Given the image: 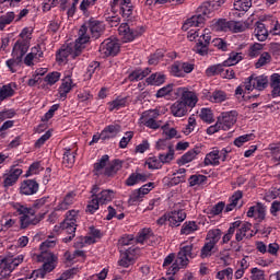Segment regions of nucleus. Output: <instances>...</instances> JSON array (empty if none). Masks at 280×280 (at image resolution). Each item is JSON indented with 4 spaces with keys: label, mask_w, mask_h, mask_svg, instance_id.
Segmentation results:
<instances>
[{
    "label": "nucleus",
    "mask_w": 280,
    "mask_h": 280,
    "mask_svg": "<svg viewBox=\"0 0 280 280\" xmlns=\"http://www.w3.org/2000/svg\"><path fill=\"white\" fill-rule=\"evenodd\" d=\"M104 33V23L97 20H90L85 22L84 25L79 30V37L74 44V52L72 55L73 58L80 56L82 50L84 49L86 43L92 38H100Z\"/></svg>",
    "instance_id": "nucleus-1"
},
{
    "label": "nucleus",
    "mask_w": 280,
    "mask_h": 280,
    "mask_svg": "<svg viewBox=\"0 0 280 280\" xmlns=\"http://www.w3.org/2000/svg\"><path fill=\"white\" fill-rule=\"evenodd\" d=\"M9 207L20 215V228L27 229L28 226H36L42 220L45 219V212L37 213L34 208H28L26 205L21 202H10Z\"/></svg>",
    "instance_id": "nucleus-2"
},
{
    "label": "nucleus",
    "mask_w": 280,
    "mask_h": 280,
    "mask_svg": "<svg viewBox=\"0 0 280 280\" xmlns=\"http://www.w3.org/2000/svg\"><path fill=\"white\" fill-rule=\"evenodd\" d=\"M197 256L198 249L194 246V244H187V242L182 243L177 257L175 258L173 265L167 269L166 273L176 275L178 270L189 266V259H195Z\"/></svg>",
    "instance_id": "nucleus-3"
},
{
    "label": "nucleus",
    "mask_w": 280,
    "mask_h": 280,
    "mask_svg": "<svg viewBox=\"0 0 280 280\" xmlns=\"http://www.w3.org/2000/svg\"><path fill=\"white\" fill-rule=\"evenodd\" d=\"M215 8V3L205 2L197 9V13L191 18L187 19L182 26L184 32H187L189 27H200V25L205 24V21L209 19V16H213V10Z\"/></svg>",
    "instance_id": "nucleus-4"
},
{
    "label": "nucleus",
    "mask_w": 280,
    "mask_h": 280,
    "mask_svg": "<svg viewBox=\"0 0 280 280\" xmlns=\"http://www.w3.org/2000/svg\"><path fill=\"white\" fill-rule=\"evenodd\" d=\"M187 38L190 42H194L198 38L194 47V51L199 54V56H207L209 54V43H211V30L205 28L203 31L200 30H190L187 34Z\"/></svg>",
    "instance_id": "nucleus-5"
},
{
    "label": "nucleus",
    "mask_w": 280,
    "mask_h": 280,
    "mask_svg": "<svg viewBox=\"0 0 280 280\" xmlns=\"http://www.w3.org/2000/svg\"><path fill=\"white\" fill-rule=\"evenodd\" d=\"M34 259L44 264L42 269H37L32 272V279L36 280L45 279V275H47V272L55 270L58 258L54 256L51 252H42L40 254L36 255Z\"/></svg>",
    "instance_id": "nucleus-6"
},
{
    "label": "nucleus",
    "mask_w": 280,
    "mask_h": 280,
    "mask_svg": "<svg viewBox=\"0 0 280 280\" xmlns=\"http://www.w3.org/2000/svg\"><path fill=\"white\" fill-rule=\"evenodd\" d=\"M23 176V168L21 166L13 164L8 170L4 171L0 180L2 183V187L4 189H10V187H14L19 179Z\"/></svg>",
    "instance_id": "nucleus-7"
},
{
    "label": "nucleus",
    "mask_w": 280,
    "mask_h": 280,
    "mask_svg": "<svg viewBox=\"0 0 280 280\" xmlns=\"http://www.w3.org/2000/svg\"><path fill=\"white\" fill-rule=\"evenodd\" d=\"M268 75L266 74H252L244 81L245 91L250 93L252 91H265L268 89Z\"/></svg>",
    "instance_id": "nucleus-8"
},
{
    "label": "nucleus",
    "mask_w": 280,
    "mask_h": 280,
    "mask_svg": "<svg viewBox=\"0 0 280 280\" xmlns=\"http://www.w3.org/2000/svg\"><path fill=\"white\" fill-rule=\"evenodd\" d=\"M25 256L19 255L16 257L8 256V257H0V276L1 277H10L12 270L16 268L20 264H23Z\"/></svg>",
    "instance_id": "nucleus-9"
},
{
    "label": "nucleus",
    "mask_w": 280,
    "mask_h": 280,
    "mask_svg": "<svg viewBox=\"0 0 280 280\" xmlns=\"http://www.w3.org/2000/svg\"><path fill=\"white\" fill-rule=\"evenodd\" d=\"M78 215V210H70L67 212L65 221L60 223L59 229H61L62 233H68V235H71L69 240H71V237H75Z\"/></svg>",
    "instance_id": "nucleus-10"
},
{
    "label": "nucleus",
    "mask_w": 280,
    "mask_h": 280,
    "mask_svg": "<svg viewBox=\"0 0 280 280\" xmlns=\"http://www.w3.org/2000/svg\"><path fill=\"white\" fill-rule=\"evenodd\" d=\"M110 8L112 12H119L125 21L132 19L133 7L130 0H113Z\"/></svg>",
    "instance_id": "nucleus-11"
},
{
    "label": "nucleus",
    "mask_w": 280,
    "mask_h": 280,
    "mask_svg": "<svg viewBox=\"0 0 280 280\" xmlns=\"http://www.w3.org/2000/svg\"><path fill=\"white\" fill-rule=\"evenodd\" d=\"M120 49L121 45L119 44V39L109 37L100 45L98 51L103 58H108V56H117Z\"/></svg>",
    "instance_id": "nucleus-12"
},
{
    "label": "nucleus",
    "mask_w": 280,
    "mask_h": 280,
    "mask_svg": "<svg viewBox=\"0 0 280 280\" xmlns=\"http://www.w3.org/2000/svg\"><path fill=\"white\" fill-rule=\"evenodd\" d=\"M228 156H229V150L213 149L206 155L203 163L205 165H212L213 167H217V165H220V163H224Z\"/></svg>",
    "instance_id": "nucleus-13"
},
{
    "label": "nucleus",
    "mask_w": 280,
    "mask_h": 280,
    "mask_svg": "<svg viewBox=\"0 0 280 280\" xmlns=\"http://www.w3.org/2000/svg\"><path fill=\"white\" fill-rule=\"evenodd\" d=\"M143 32H145L143 27H140L139 31L130 30L128 23H122L118 27V36L120 37L122 43H132V40L137 38V36H141Z\"/></svg>",
    "instance_id": "nucleus-14"
},
{
    "label": "nucleus",
    "mask_w": 280,
    "mask_h": 280,
    "mask_svg": "<svg viewBox=\"0 0 280 280\" xmlns=\"http://www.w3.org/2000/svg\"><path fill=\"white\" fill-rule=\"evenodd\" d=\"M158 117L159 112L147 110L140 117V124H142V126H145L147 128H151V130H159V128H161V124L156 122Z\"/></svg>",
    "instance_id": "nucleus-15"
},
{
    "label": "nucleus",
    "mask_w": 280,
    "mask_h": 280,
    "mask_svg": "<svg viewBox=\"0 0 280 280\" xmlns=\"http://www.w3.org/2000/svg\"><path fill=\"white\" fill-rule=\"evenodd\" d=\"M222 130H231L237 122V112H224L218 117Z\"/></svg>",
    "instance_id": "nucleus-16"
},
{
    "label": "nucleus",
    "mask_w": 280,
    "mask_h": 280,
    "mask_svg": "<svg viewBox=\"0 0 280 280\" xmlns=\"http://www.w3.org/2000/svg\"><path fill=\"white\" fill-rule=\"evenodd\" d=\"M178 93H180V101L188 108H196L198 104V94L194 91H189L187 88H179Z\"/></svg>",
    "instance_id": "nucleus-17"
},
{
    "label": "nucleus",
    "mask_w": 280,
    "mask_h": 280,
    "mask_svg": "<svg viewBox=\"0 0 280 280\" xmlns=\"http://www.w3.org/2000/svg\"><path fill=\"white\" fill-rule=\"evenodd\" d=\"M73 86H75V83H73V79H71L70 73H66L65 78L61 80V84L58 88V95L59 100L65 101L67 100V95L73 91Z\"/></svg>",
    "instance_id": "nucleus-18"
},
{
    "label": "nucleus",
    "mask_w": 280,
    "mask_h": 280,
    "mask_svg": "<svg viewBox=\"0 0 280 280\" xmlns=\"http://www.w3.org/2000/svg\"><path fill=\"white\" fill-rule=\"evenodd\" d=\"M91 194H93L101 205H108L115 198V191L110 189L101 190L100 186L94 185L92 187Z\"/></svg>",
    "instance_id": "nucleus-19"
},
{
    "label": "nucleus",
    "mask_w": 280,
    "mask_h": 280,
    "mask_svg": "<svg viewBox=\"0 0 280 280\" xmlns=\"http://www.w3.org/2000/svg\"><path fill=\"white\" fill-rule=\"evenodd\" d=\"M138 253L139 249L135 247H129L128 249L120 254L118 266H121L122 268H129V266H132V264H135V259H137Z\"/></svg>",
    "instance_id": "nucleus-20"
},
{
    "label": "nucleus",
    "mask_w": 280,
    "mask_h": 280,
    "mask_svg": "<svg viewBox=\"0 0 280 280\" xmlns=\"http://www.w3.org/2000/svg\"><path fill=\"white\" fill-rule=\"evenodd\" d=\"M247 218H253L257 222H264L266 220V206L261 202L250 206L247 211Z\"/></svg>",
    "instance_id": "nucleus-21"
},
{
    "label": "nucleus",
    "mask_w": 280,
    "mask_h": 280,
    "mask_svg": "<svg viewBox=\"0 0 280 280\" xmlns=\"http://www.w3.org/2000/svg\"><path fill=\"white\" fill-rule=\"evenodd\" d=\"M39 185L34 179H25L20 185V194L22 196H34L38 192Z\"/></svg>",
    "instance_id": "nucleus-22"
},
{
    "label": "nucleus",
    "mask_w": 280,
    "mask_h": 280,
    "mask_svg": "<svg viewBox=\"0 0 280 280\" xmlns=\"http://www.w3.org/2000/svg\"><path fill=\"white\" fill-rule=\"evenodd\" d=\"M170 226H180L187 220V213L184 210H173L167 212Z\"/></svg>",
    "instance_id": "nucleus-23"
},
{
    "label": "nucleus",
    "mask_w": 280,
    "mask_h": 280,
    "mask_svg": "<svg viewBox=\"0 0 280 280\" xmlns=\"http://www.w3.org/2000/svg\"><path fill=\"white\" fill-rule=\"evenodd\" d=\"M42 56L43 50H40V46H34L31 49V52H28L24 58V65H26V67H33L36 62H40Z\"/></svg>",
    "instance_id": "nucleus-24"
},
{
    "label": "nucleus",
    "mask_w": 280,
    "mask_h": 280,
    "mask_svg": "<svg viewBox=\"0 0 280 280\" xmlns=\"http://www.w3.org/2000/svg\"><path fill=\"white\" fill-rule=\"evenodd\" d=\"M30 49V42L18 39L13 46L12 56L19 60H23V56Z\"/></svg>",
    "instance_id": "nucleus-25"
},
{
    "label": "nucleus",
    "mask_w": 280,
    "mask_h": 280,
    "mask_svg": "<svg viewBox=\"0 0 280 280\" xmlns=\"http://www.w3.org/2000/svg\"><path fill=\"white\" fill-rule=\"evenodd\" d=\"M121 132V126L120 125H108L102 130V140L106 141L108 139H115L117 135Z\"/></svg>",
    "instance_id": "nucleus-26"
},
{
    "label": "nucleus",
    "mask_w": 280,
    "mask_h": 280,
    "mask_svg": "<svg viewBox=\"0 0 280 280\" xmlns=\"http://www.w3.org/2000/svg\"><path fill=\"white\" fill-rule=\"evenodd\" d=\"M250 229H253V224L245 222L242 223L237 228L236 234H235V240L236 242H242L245 237H253V233H250Z\"/></svg>",
    "instance_id": "nucleus-27"
},
{
    "label": "nucleus",
    "mask_w": 280,
    "mask_h": 280,
    "mask_svg": "<svg viewBox=\"0 0 280 280\" xmlns=\"http://www.w3.org/2000/svg\"><path fill=\"white\" fill-rule=\"evenodd\" d=\"M187 113H189V108L180 100L171 105V115L173 117H185Z\"/></svg>",
    "instance_id": "nucleus-28"
},
{
    "label": "nucleus",
    "mask_w": 280,
    "mask_h": 280,
    "mask_svg": "<svg viewBox=\"0 0 280 280\" xmlns=\"http://www.w3.org/2000/svg\"><path fill=\"white\" fill-rule=\"evenodd\" d=\"M152 240H154V233L150 228L140 230L136 237L137 244H150Z\"/></svg>",
    "instance_id": "nucleus-29"
},
{
    "label": "nucleus",
    "mask_w": 280,
    "mask_h": 280,
    "mask_svg": "<svg viewBox=\"0 0 280 280\" xmlns=\"http://www.w3.org/2000/svg\"><path fill=\"white\" fill-rule=\"evenodd\" d=\"M269 34L270 33L268 32V28H266V24H264L261 22H257L255 24L254 36L260 43H264V40H268Z\"/></svg>",
    "instance_id": "nucleus-30"
},
{
    "label": "nucleus",
    "mask_w": 280,
    "mask_h": 280,
    "mask_svg": "<svg viewBox=\"0 0 280 280\" xmlns=\"http://www.w3.org/2000/svg\"><path fill=\"white\" fill-rule=\"evenodd\" d=\"M148 178V174L135 172L126 179V185L127 187H135V185H139V183H145Z\"/></svg>",
    "instance_id": "nucleus-31"
},
{
    "label": "nucleus",
    "mask_w": 280,
    "mask_h": 280,
    "mask_svg": "<svg viewBox=\"0 0 280 280\" xmlns=\"http://www.w3.org/2000/svg\"><path fill=\"white\" fill-rule=\"evenodd\" d=\"M226 100H229V94L222 90H215L208 95V102H211V104H222Z\"/></svg>",
    "instance_id": "nucleus-32"
},
{
    "label": "nucleus",
    "mask_w": 280,
    "mask_h": 280,
    "mask_svg": "<svg viewBox=\"0 0 280 280\" xmlns=\"http://www.w3.org/2000/svg\"><path fill=\"white\" fill-rule=\"evenodd\" d=\"M217 250H218V246L206 241L203 246L200 249V258L209 259V257H212L213 255H215Z\"/></svg>",
    "instance_id": "nucleus-33"
},
{
    "label": "nucleus",
    "mask_w": 280,
    "mask_h": 280,
    "mask_svg": "<svg viewBox=\"0 0 280 280\" xmlns=\"http://www.w3.org/2000/svg\"><path fill=\"white\" fill-rule=\"evenodd\" d=\"M15 92H16V83L11 82L9 84L2 85L0 88V100H2L3 102L9 97H13Z\"/></svg>",
    "instance_id": "nucleus-34"
},
{
    "label": "nucleus",
    "mask_w": 280,
    "mask_h": 280,
    "mask_svg": "<svg viewBox=\"0 0 280 280\" xmlns=\"http://www.w3.org/2000/svg\"><path fill=\"white\" fill-rule=\"evenodd\" d=\"M75 202V192H69L66 195L57 206V211H67Z\"/></svg>",
    "instance_id": "nucleus-35"
},
{
    "label": "nucleus",
    "mask_w": 280,
    "mask_h": 280,
    "mask_svg": "<svg viewBox=\"0 0 280 280\" xmlns=\"http://www.w3.org/2000/svg\"><path fill=\"white\" fill-rule=\"evenodd\" d=\"M152 70H150V68L135 70L129 74V80L130 82H139L143 80V78H148Z\"/></svg>",
    "instance_id": "nucleus-36"
},
{
    "label": "nucleus",
    "mask_w": 280,
    "mask_h": 280,
    "mask_svg": "<svg viewBox=\"0 0 280 280\" xmlns=\"http://www.w3.org/2000/svg\"><path fill=\"white\" fill-rule=\"evenodd\" d=\"M270 86L272 97H280V74L273 73L270 77Z\"/></svg>",
    "instance_id": "nucleus-37"
},
{
    "label": "nucleus",
    "mask_w": 280,
    "mask_h": 280,
    "mask_svg": "<svg viewBox=\"0 0 280 280\" xmlns=\"http://www.w3.org/2000/svg\"><path fill=\"white\" fill-rule=\"evenodd\" d=\"M266 21L268 23L269 34H271V36H280L279 20L275 16H268Z\"/></svg>",
    "instance_id": "nucleus-38"
},
{
    "label": "nucleus",
    "mask_w": 280,
    "mask_h": 280,
    "mask_svg": "<svg viewBox=\"0 0 280 280\" xmlns=\"http://www.w3.org/2000/svg\"><path fill=\"white\" fill-rule=\"evenodd\" d=\"M148 85L151 86H161V84L165 83V74L158 72L151 74L149 78L145 80Z\"/></svg>",
    "instance_id": "nucleus-39"
},
{
    "label": "nucleus",
    "mask_w": 280,
    "mask_h": 280,
    "mask_svg": "<svg viewBox=\"0 0 280 280\" xmlns=\"http://www.w3.org/2000/svg\"><path fill=\"white\" fill-rule=\"evenodd\" d=\"M199 226L196 221H186L180 229V235H191V233H196Z\"/></svg>",
    "instance_id": "nucleus-40"
},
{
    "label": "nucleus",
    "mask_w": 280,
    "mask_h": 280,
    "mask_svg": "<svg viewBox=\"0 0 280 280\" xmlns=\"http://www.w3.org/2000/svg\"><path fill=\"white\" fill-rule=\"evenodd\" d=\"M221 238H222V231L214 229V230H210L207 233L206 242H208L209 244H213L214 246H218V242H220Z\"/></svg>",
    "instance_id": "nucleus-41"
},
{
    "label": "nucleus",
    "mask_w": 280,
    "mask_h": 280,
    "mask_svg": "<svg viewBox=\"0 0 280 280\" xmlns=\"http://www.w3.org/2000/svg\"><path fill=\"white\" fill-rule=\"evenodd\" d=\"M14 19H16V14L12 11H9L0 16V31L3 32L7 25H10Z\"/></svg>",
    "instance_id": "nucleus-42"
},
{
    "label": "nucleus",
    "mask_w": 280,
    "mask_h": 280,
    "mask_svg": "<svg viewBox=\"0 0 280 280\" xmlns=\"http://www.w3.org/2000/svg\"><path fill=\"white\" fill-rule=\"evenodd\" d=\"M128 100L126 97H117L116 100L108 103V110H120V108H126Z\"/></svg>",
    "instance_id": "nucleus-43"
},
{
    "label": "nucleus",
    "mask_w": 280,
    "mask_h": 280,
    "mask_svg": "<svg viewBox=\"0 0 280 280\" xmlns=\"http://www.w3.org/2000/svg\"><path fill=\"white\" fill-rule=\"evenodd\" d=\"M214 32H231V21L219 20L212 24Z\"/></svg>",
    "instance_id": "nucleus-44"
},
{
    "label": "nucleus",
    "mask_w": 280,
    "mask_h": 280,
    "mask_svg": "<svg viewBox=\"0 0 280 280\" xmlns=\"http://www.w3.org/2000/svg\"><path fill=\"white\" fill-rule=\"evenodd\" d=\"M62 163L66 167H73V164L75 163V151L66 149V151L63 153Z\"/></svg>",
    "instance_id": "nucleus-45"
},
{
    "label": "nucleus",
    "mask_w": 280,
    "mask_h": 280,
    "mask_svg": "<svg viewBox=\"0 0 280 280\" xmlns=\"http://www.w3.org/2000/svg\"><path fill=\"white\" fill-rule=\"evenodd\" d=\"M108 155H103L95 164L94 170L96 174H104L106 167H108Z\"/></svg>",
    "instance_id": "nucleus-46"
},
{
    "label": "nucleus",
    "mask_w": 280,
    "mask_h": 280,
    "mask_svg": "<svg viewBox=\"0 0 280 280\" xmlns=\"http://www.w3.org/2000/svg\"><path fill=\"white\" fill-rule=\"evenodd\" d=\"M199 153L200 151L196 149L189 150L180 158L179 160L180 165H187V163H191V161H194Z\"/></svg>",
    "instance_id": "nucleus-47"
},
{
    "label": "nucleus",
    "mask_w": 280,
    "mask_h": 280,
    "mask_svg": "<svg viewBox=\"0 0 280 280\" xmlns=\"http://www.w3.org/2000/svg\"><path fill=\"white\" fill-rule=\"evenodd\" d=\"M250 5H253L252 0H234V10L238 12H248Z\"/></svg>",
    "instance_id": "nucleus-48"
},
{
    "label": "nucleus",
    "mask_w": 280,
    "mask_h": 280,
    "mask_svg": "<svg viewBox=\"0 0 280 280\" xmlns=\"http://www.w3.org/2000/svg\"><path fill=\"white\" fill-rule=\"evenodd\" d=\"M272 61V56L270 52L265 51L260 55L257 62L255 63L256 69H261V67H266V65H270Z\"/></svg>",
    "instance_id": "nucleus-49"
},
{
    "label": "nucleus",
    "mask_w": 280,
    "mask_h": 280,
    "mask_svg": "<svg viewBox=\"0 0 280 280\" xmlns=\"http://www.w3.org/2000/svg\"><path fill=\"white\" fill-rule=\"evenodd\" d=\"M248 30V24L246 22L240 21H230V32L240 33V32H246Z\"/></svg>",
    "instance_id": "nucleus-50"
},
{
    "label": "nucleus",
    "mask_w": 280,
    "mask_h": 280,
    "mask_svg": "<svg viewBox=\"0 0 280 280\" xmlns=\"http://www.w3.org/2000/svg\"><path fill=\"white\" fill-rule=\"evenodd\" d=\"M120 170L121 162L119 160H116L105 168L104 175L114 176V174H117V172H119Z\"/></svg>",
    "instance_id": "nucleus-51"
},
{
    "label": "nucleus",
    "mask_w": 280,
    "mask_h": 280,
    "mask_svg": "<svg viewBox=\"0 0 280 280\" xmlns=\"http://www.w3.org/2000/svg\"><path fill=\"white\" fill-rule=\"evenodd\" d=\"M242 60V52H231L229 58L223 61L224 67H233L241 62Z\"/></svg>",
    "instance_id": "nucleus-52"
},
{
    "label": "nucleus",
    "mask_w": 280,
    "mask_h": 280,
    "mask_svg": "<svg viewBox=\"0 0 280 280\" xmlns=\"http://www.w3.org/2000/svg\"><path fill=\"white\" fill-rule=\"evenodd\" d=\"M61 75L62 74L58 71L50 72V73L46 74L44 82H46V84H48V86H54V84H56V82L60 81Z\"/></svg>",
    "instance_id": "nucleus-53"
},
{
    "label": "nucleus",
    "mask_w": 280,
    "mask_h": 280,
    "mask_svg": "<svg viewBox=\"0 0 280 280\" xmlns=\"http://www.w3.org/2000/svg\"><path fill=\"white\" fill-rule=\"evenodd\" d=\"M45 207H49V197H42L35 200L33 206L28 209H33L36 213V211L45 209Z\"/></svg>",
    "instance_id": "nucleus-54"
},
{
    "label": "nucleus",
    "mask_w": 280,
    "mask_h": 280,
    "mask_svg": "<svg viewBox=\"0 0 280 280\" xmlns=\"http://www.w3.org/2000/svg\"><path fill=\"white\" fill-rule=\"evenodd\" d=\"M215 279L219 280H233V268L228 267L215 273Z\"/></svg>",
    "instance_id": "nucleus-55"
},
{
    "label": "nucleus",
    "mask_w": 280,
    "mask_h": 280,
    "mask_svg": "<svg viewBox=\"0 0 280 280\" xmlns=\"http://www.w3.org/2000/svg\"><path fill=\"white\" fill-rule=\"evenodd\" d=\"M197 126H198V122H196V116L194 115L189 116L187 125L183 128L184 135H191V132L196 130Z\"/></svg>",
    "instance_id": "nucleus-56"
},
{
    "label": "nucleus",
    "mask_w": 280,
    "mask_h": 280,
    "mask_svg": "<svg viewBox=\"0 0 280 280\" xmlns=\"http://www.w3.org/2000/svg\"><path fill=\"white\" fill-rule=\"evenodd\" d=\"M206 182H207V176H205V175H191L188 178V183H189L190 187L200 186V185H202Z\"/></svg>",
    "instance_id": "nucleus-57"
},
{
    "label": "nucleus",
    "mask_w": 280,
    "mask_h": 280,
    "mask_svg": "<svg viewBox=\"0 0 280 280\" xmlns=\"http://www.w3.org/2000/svg\"><path fill=\"white\" fill-rule=\"evenodd\" d=\"M100 205L102 203L98 201L97 197L94 194H92V199L90 200L86 207L88 213H95L100 209Z\"/></svg>",
    "instance_id": "nucleus-58"
},
{
    "label": "nucleus",
    "mask_w": 280,
    "mask_h": 280,
    "mask_svg": "<svg viewBox=\"0 0 280 280\" xmlns=\"http://www.w3.org/2000/svg\"><path fill=\"white\" fill-rule=\"evenodd\" d=\"M223 67H225L224 62L210 66L209 68H207L206 73L209 77H211V75H222Z\"/></svg>",
    "instance_id": "nucleus-59"
},
{
    "label": "nucleus",
    "mask_w": 280,
    "mask_h": 280,
    "mask_svg": "<svg viewBox=\"0 0 280 280\" xmlns=\"http://www.w3.org/2000/svg\"><path fill=\"white\" fill-rule=\"evenodd\" d=\"M43 166H40V162H34L27 170L26 174L24 175L25 178H30V176H34L36 174H40Z\"/></svg>",
    "instance_id": "nucleus-60"
},
{
    "label": "nucleus",
    "mask_w": 280,
    "mask_h": 280,
    "mask_svg": "<svg viewBox=\"0 0 280 280\" xmlns=\"http://www.w3.org/2000/svg\"><path fill=\"white\" fill-rule=\"evenodd\" d=\"M250 280H266V272L257 267L250 269Z\"/></svg>",
    "instance_id": "nucleus-61"
},
{
    "label": "nucleus",
    "mask_w": 280,
    "mask_h": 280,
    "mask_svg": "<svg viewBox=\"0 0 280 280\" xmlns=\"http://www.w3.org/2000/svg\"><path fill=\"white\" fill-rule=\"evenodd\" d=\"M200 118L207 124H213V112L209 108H202L200 113Z\"/></svg>",
    "instance_id": "nucleus-62"
},
{
    "label": "nucleus",
    "mask_w": 280,
    "mask_h": 280,
    "mask_svg": "<svg viewBox=\"0 0 280 280\" xmlns=\"http://www.w3.org/2000/svg\"><path fill=\"white\" fill-rule=\"evenodd\" d=\"M261 49H264V44L255 43L249 47V58H257L259 54H261Z\"/></svg>",
    "instance_id": "nucleus-63"
},
{
    "label": "nucleus",
    "mask_w": 280,
    "mask_h": 280,
    "mask_svg": "<svg viewBox=\"0 0 280 280\" xmlns=\"http://www.w3.org/2000/svg\"><path fill=\"white\" fill-rule=\"evenodd\" d=\"M75 275H78L77 268L68 269L60 275L59 280L73 279V277H75Z\"/></svg>",
    "instance_id": "nucleus-64"
}]
</instances>
